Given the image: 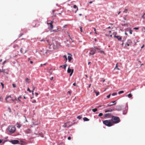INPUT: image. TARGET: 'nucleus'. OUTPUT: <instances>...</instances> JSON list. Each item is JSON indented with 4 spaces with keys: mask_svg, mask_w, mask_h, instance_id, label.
<instances>
[{
    "mask_svg": "<svg viewBox=\"0 0 145 145\" xmlns=\"http://www.w3.org/2000/svg\"><path fill=\"white\" fill-rule=\"evenodd\" d=\"M73 8L74 9H76V10L75 11V13H76L77 11L78 10V7H77V6L75 5H74V6H73Z\"/></svg>",
    "mask_w": 145,
    "mask_h": 145,
    "instance_id": "a211bd4d",
    "label": "nucleus"
},
{
    "mask_svg": "<svg viewBox=\"0 0 145 145\" xmlns=\"http://www.w3.org/2000/svg\"><path fill=\"white\" fill-rule=\"evenodd\" d=\"M129 31V33L130 34H132V31L130 29Z\"/></svg>",
    "mask_w": 145,
    "mask_h": 145,
    "instance_id": "473e14b6",
    "label": "nucleus"
},
{
    "mask_svg": "<svg viewBox=\"0 0 145 145\" xmlns=\"http://www.w3.org/2000/svg\"><path fill=\"white\" fill-rule=\"evenodd\" d=\"M103 123L104 124L108 127H110L113 125L111 120H106L103 121Z\"/></svg>",
    "mask_w": 145,
    "mask_h": 145,
    "instance_id": "7ed1b4c3",
    "label": "nucleus"
},
{
    "mask_svg": "<svg viewBox=\"0 0 145 145\" xmlns=\"http://www.w3.org/2000/svg\"><path fill=\"white\" fill-rule=\"evenodd\" d=\"M32 88H33V90L32 91V92L33 94V92H34V91L35 90V87L33 85Z\"/></svg>",
    "mask_w": 145,
    "mask_h": 145,
    "instance_id": "393cba45",
    "label": "nucleus"
},
{
    "mask_svg": "<svg viewBox=\"0 0 145 145\" xmlns=\"http://www.w3.org/2000/svg\"><path fill=\"white\" fill-rule=\"evenodd\" d=\"M35 95H36V96H37V95H38V94L37 93H35Z\"/></svg>",
    "mask_w": 145,
    "mask_h": 145,
    "instance_id": "0e129e2a",
    "label": "nucleus"
},
{
    "mask_svg": "<svg viewBox=\"0 0 145 145\" xmlns=\"http://www.w3.org/2000/svg\"><path fill=\"white\" fill-rule=\"evenodd\" d=\"M72 70L70 69L69 67V68L68 69L67 72L68 73H70L71 72Z\"/></svg>",
    "mask_w": 145,
    "mask_h": 145,
    "instance_id": "aec40b11",
    "label": "nucleus"
},
{
    "mask_svg": "<svg viewBox=\"0 0 145 145\" xmlns=\"http://www.w3.org/2000/svg\"><path fill=\"white\" fill-rule=\"evenodd\" d=\"M67 93L69 94L70 95H71V92L70 91H68L67 92Z\"/></svg>",
    "mask_w": 145,
    "mask_h": 145,
    "instance_id": "8fccbe9b",
    "label": "nucleus"
},
{
    "mask_svg": "<svg viewBox=\"0 0 145 145\" xmlns=\"http://www.w3.org/2000/svg\"><path fill=\"white\" fill-rule=\"evenodd\" d=\"M73 71H74V69H72V71L70 75V76H71V75H72L73 72Z\"/></svg>",
    "mask_w": 145,
    "mask_h": 145,
    "instance_id": "72a5a7b5",
    "label": "nucleus"
},
{
    "mask_svg": "<svg viewBox=\"0 0 145 145\" xmlns=\"http://www.w3.org/2000/svg\"><path fill=\"white\" fill-rule=\"evenodd\" d=\"M68 34V36H69L71 40L72 41V42H73L74 41H73V40H72V39L71 38V36H70V35H69V34L68 33H67Z\"/></svg>",
    "mask_w": 145,
    "mask_h": 145,
    "instance_id": "c756f323",
    "label": "nucleus"
},
{
    "mask_svg": "<svg viewBox=\"0 0 145 145\" xmlns=\"http://www.w3.org/2000/svg\"><path fill=\"white\" fill-rule=\"evenodd\" d=\"M95 52H100L101 53H104V52L103 51L101 50V49H99L95 47Z\"/></svg>",
    "mask_w": 145,
    "mask_h": 145,
    "instance_id": "0eeeda50",
    "label": "nucleus"
},
{
    "mask_svg": "<svg viewBox=\"0 0 145 145\" xmlns=\"http://www.w3.org/2000/svg\"><path fill=\"white\" fill-rule=\"evenodd\" d=\"M94 92L96 94V95L97 96H98V95L99 94V92H97L95 91V89H94Z\"/></svg>",
    "mask_w": 145,
    "mask_h": 145,
    "instance_id": "4be33fe9",
    "label": "nucleus"
},
{
    "mask_svg": "<svg viewBox=\"0 0 145 145\" xmlns=\"http://www.w3.org/2000/svg\"><path fill=\"white\" fill-rule=\"evenodd\" d=\"M145 15V13H144L143 15L142 16V18L144 19V16Z\"/></svg>",
    "mask_w": 145,
    "mask_h": 145,
    "instance_id": "864d4df0",
    "label": "nucleus"
},
{
    "mask_svg": "<svg viewBox=\"0 0 145 145\" xmlns=\"http://www.w3.org/2000/svg\"><path fill=\"white\" fill-rule=\"evenodd\" d=\"M127 9H125V10L123 11V12L125 13H127Z\"/></svg>",
    "mask_w": 145,
    "mask_h": 145,
    "instance_id": "4c0bfd02",
    "label": "nucleus"
},
{
    "mask_svg": "<svg viewBox=\"0 0 145 145\" xmlns=\"http://www.w3.org/2000/svg\"><path fill=\"white\" fill-rule=\"evenodd\" d=\"M127 96L129 98H130L131 97H132V95L130 93L129 94L127 95Z\"/></svg>",
    "mask_w": 145,
    "mask_h": 145,
    "instance_id": "b1692460",
    "label": "nucleus"
},
{
    "mask_svg": "<svg viewBox=\"0 0 145 145\" xmlns=\"http://www.w3.org/2000/svg\"><path fill=\"white\" fill-rule=\"evenodd\" d=\"M17 126L18 128H20L21 127V125L20 124L18 123Z\"/></svg>",
    "mask_w": 145,
    "mask_h": 145,
    "instance_id": "7c9ffc66",
    "label": "nucleus"
},
{
    "mask_svg": "<svg viewBox=\"0 0 145 145\" xmlns=\"http://www.w3.org/2000/svg\"><path fill=\"white\" fill-rule=\"evenodd\" d=\"M53 22L52 21L48 20L47 21V24L48 25L49 29H51L53 28Z\"/></svg>",
    "mask_w": 145,
    "mask_h": 145,
    "instance_id": "423d86ee",
    "label": "nucleus"
},
{
    "mask_svg": "<svg viewBox=\"0 0 145 145\" xmlns=\"http://www.w3.org/2000/svg\"><path fill=\"white\" fill-rule=\"evenodd\" d=\"M2 72L5 73V69H2Z\"/></svg>",
    "mask_w": 145,
    "mask_h": 145,
    "instance_id": "79ce46f5",
    "label": "nucleus"
},
{
    "mask_svg": "<svg viewBox=\"0 0 145 145\" xmlns=\"http://www.w3.org/2000/svg\"><path fill=\"white\" fill-rule=\"evenodd\" d=\"M77 118L79 119H80L82 118V117L80 116H78L77 117Z\"/></svg>",
    "mask_w": 145,
    "mask_h": 145,
    "instance_id": "f704fd0d",
    "label": "nucleus"
},
{
    "mask_svg": "<svg viewBox=\"0 0 145 145\" xmlns=\"http://www.w3.org/2000/svg\"><path fill=\"white\" fill-rule=\"evenodd\" d=\"M114 37L116 38L119 41H121L122 40V37L120 36L115 35Z\"/></svg>",
    "mask_w": 145,
    "mask_h": 145,
    "instance_id": "6e6552de",
    "label": "nucleus"
},
{
    "mask_svg": "<svg viewBox=\"0 0 145 145\" xmlns=\"http://www.w3.org/2000/svg\"><path fill=\"white\" fill-rule=\"evenodd\" d=\"M95 52L93 50L91 51V52L89 53V54L90 55H93L95 54Z\"/></svg>",
    "mask_w": 145,
    "mask_h": 145,
    "instance_id": "6ab92c4d",
    "label": "nucleus"
},
{
    "mask_svg": "<svg viewBox=\"0 0 145 145\" xmlns=\"http://www.w3.org/2000/svg\"><path fill=\"white\" fill-rule=\"evenodd\" d=\"M118 66V63H117L116 65V67L115 69L117 68Z\"/></svg>",
    "mask_w": 145,
    "mask_h": 145,
    "instance_id": "49530a36",
    "label": "nucleus"
},
{
    "mask_svg": "<svg viewBox=\"0 0 145 145\" xmlns=\"http://www.w3.org/2000/svg\"><path fill=\"white\" fill-rule=\"evenodd\" d=\"M142 30H145V27H143L142 28Z\"/></svg>",
    "mask_w": 145,
    "mask_h": 145,
    "instance_id": "de8ad7c7",
    "label": "nucleus"
},
{
    "mask_svg": "<svg viewBox=\"0 0 145 145\" xmlns=\"http://www.w3.org/2000/svg\"><path fill=\"white\" fill-rule=\"evenodd\" d=\"M134 29H136V30H138L139 29L138 27H134L133 28Z\"/></svg>",
    "mask_w": 145,
    "mask_h": 145,
    "instance_id": "c03bdc74",
    "label": "nucleus"
},
{
    "mask_svg": "<svg viewBox=\"0 0 145 145\" xmlns=\"http://www.w3.org/2000/svg\"><path fill=\"white\" fill-rule=\"evenodd\" d=\"M27 90L29 91L30 92H31L32 91H31L30 90L29 88H28Z\"/></svg>",
    "mask_w": 145,
    "mask_h": 145,
    "instance_id": "ea45409f",
    "label": "nucleus"
},
{
    "mask_svg": "<svg viewBox=\"0 0 145 145\" xmlns=\"http://www.w3.org/2000/svg\"><path fill=\"white\" fill-rule=\"evenodd\" d=\"M23 49L22 48H21L20 49V52L21 53H23Z\"/></svg>",
    "mask_w": 145,
    "mask_h": 145,
    "instance_id": "2f4dec72",
    "label": "nucleus"
},
{
    "mask_svg": "<svg viewBox=\"0 0 145 145\" xmlns=\"http://www.w3.org/2000/svg\"><path fill=\"white\" fill-rule=\"evenodd\" d=\"M67 64H65L64 65H61L60 66V67H62V68H63V69H65V68H66V67H67Z\"/></svg>",
    "mask_w": 145,
    "mask_h": 145,
    "instance_id": "dca6fc26",
    "label": "nucleus"
},
{
    "mask_svg": "<svg viewBox=\"0 0 145 145\" xmlns=\"http://www.w3.org/2000/svg\"><path fill=\"white\" fill-rule=\"evenodd\" d=\"M83 120L84 121H89V119L86 117H84L83 118Z\"/></svg>",
    "mask_w": 145,
    "mask_h": 145,
    "instance_id": "412c9836",
    "label": "nucleus"
},
{
    "mask_svg": "<svg viewBox=\"0 0 145 145\" xmlns=\"http://www.w3.org/2000/svg\"><path fill=\"white\" fill-rule=\"evenodd\" d=\"M63 57L64 58H65V61H67V57L65 55H64L63 56Z\"/></svg>",
    "mask_w": 145,
    "mask_h": 145,
    "instance_id": "cd10ccee",
    "label": "nucleus"
},
{
    "mask_svg": "<svg viewBox=\"0 0 145 145\" xmlns=\"http://www.w3.org/2000/svg\"><path fill=\"white\" fill-rule=\"evenodd\" d=\"M68 139L69 140H70L71 139V137H69L68 138Z\"/></svg>",
    "mask_w": 145,
    "mask_h": 145,
    "instance_id": "603ef678",
    "label": "nucleus"
},
{
    "mask_svg": "<svg viewBox=\"0 0 145 145\" xmlns=\"http://www.w3.org/2000/svg\"><path fill=\"white\" fill-rule=\"evenodd\" d=\"M110 94L109 95H107V98H109L110 97Z\"/></svg>",
    "mask_w": 145,
    "mask_h": 145,
    "instance_id": "a18cd8bd",
    "label": "nucleus"
},
{
    "mask_svg": "<svg viewBox=\"0 0 145 145\" xmlns=\"http://www.w3.org/2000/svg\"><path fill=\"white\" fill-rule=\"evenodd\" d=\"M1 85H2V86L3 88H4V84H3L2 82H1Z\"/></svg>",
    "mask_w": 145,
    "mask_h": 145,
    "instance_id": "a19ab883",
    "label": "nucleus"
},
{
    "mask_svg": "<svg viewBox=\"0 0 145 145\" xmlns=\"http://www.w3.org/2000/svg\"><path fill=\"white\" fill-rule=\"evenodd\" d=\"M73 85L74 86H76V84L75 83H74L73 84Z\"/></svg>",
    "mask_w": 145,
    "mask_h": 145,
    "instance_id": "bf43d9fd",
    "label": "nucleus"
},
{
    "mask_svg": "<svg viewBox=\"0 0 145 145\" xmlns=\"http://www.w3.org/2000/svg\"><path fill=\"white\" fill-rule=\"evenodd\" d=\"M103 115V114L102 113H100L99 115V116H101Z\"/></svg>",
    "mask_w": 145,
    "mask_h": 145,
    "instance_id": "e433bc0d",
    "label": "nucleus"
},
{
    "mask_svg": "<svg viewBox=\"0 0 145 145\" xmlns=\"http://www.w3.org/2000/svg\"><path fill=\"white\" fill-rule=\"evenodd\" d=\"M105 79L104 78H103V82H104L105 81Z\"/></svg>",
    "mask_w": 145,
    "mask_h": 145,
    "instance_id": "13d9d810",
    "label": "nucleus"
},
{
    "mask_svg": "<svg viewBox=\"0 0 145 145\" xmlns=\"http://www.w3.org/2000/svg\"><path fill=\"white\" fill-rule=\"evenodd\" d=\"M23 35V34L22 33H21L20 35V37L22 36V35Z\"/></svg>",
    "mask_w": 145,
    "mask_h": 145,
    "instance_id": "69168bd1",
    "label": "nucleus"
},
{
    "mask_svg": "<svg viewBox=\"0 0 145 145\" xmlns=\"http://www.w3.org/2000/svg\"><path fill=\"white\" fill-rule=\"evenodd\" d=\"M91 86V84H90L89 85V86H88L89 88H90Z\"/></svg>",
    "mask_w": 145,
    "mask_h": 145,
    "instance_id": "052dcab7",
    "label": "nucleus"
},
{
    "mask_svg": "<svg viewBox=\"0 0 145 145\" xmlns=\"http://www.w3.org/2000/svg\"><path fill=\"white\" fill-rule=\"evenodd\" d=\"M132 43V41L130 39H129L128 40L126 45H127L128 46H129L131 45Z\"/></svg>",
    "mask_w": 145,
    "mask_h": 145,
    "instance_id": "1a4fd4ad",
    "label": "nucleus"
},
{
    "mask_svg": "<svg viewBox=\"0 0 145 145\" xmlns=\"http://www.w3.org/2000/svg\"><path fill=\"white\" fill-rule=\"evenodd\" d=\"M30 79L28 78H26L25 79V81L26 83H29L30 82Z\"/></svg>",
    "mask_w": 145,
    "mask_h": 145,
    "instance_id": "f3484780",
    "label": "nucleus"
},
{
    "mask_svg": "<svg viewBox=\"0 0 145 145\" xmlns=\"http://www.w3.org/2000/svg\"><path fill=\"white\" fill-rule=\"evenodd\" d=\"M57 31L55 30H52L51 31H52V32H57Z\"/></svg>",
    "mask_w": 145,
    "mask_h": 145,
    "instance_id": "5fc2aeb1",
    "label": "nucleus"
},
{
    "mask_svg": "<svg viewBox=\"0 0 145 145\" xmlns=\"http://www.w3.org/2000/svg\"><path fill=\"white\" fill-rule=\"evenodd\" d=\"M32 102L33 103H35L36 102V101L35 100H34L32 101Z\"/></svg>",
    "mask_w": 145,
    "mask_h": 145,
    "instance_id": "09e8293b",
    "label": "nucleus"
},
{
    "mask_svg": "<svg viewBox=\"0 0 145 145\" xmlns=\"http://www.w3.org/2000/svg\"><path fill=\"white\" fill-rule=\"evenodd\" d=\"M22 98L21 97V96H20L18 97V99H20Z\"/></svg>",
    "mask_w": 145,
    "mask_h": 145,
    "instance_id": "4d7b16f0",
    "label": "nucleus"
},
{
    "mask_svg": "<svg viewBox=\"0 0 145 145\" xmlns=\"http://www.w3.org/2000/svg\"><path fill=\"white\" fill-rule=\"evenodd\" d=\"M115 103L112 104V103H111V102L110 103L108 104L107 106L106 107H108V106H110L112 105H115Z\"/></svg>",
    "mask_w": 145,
    "mask_h": 145,
    "instance_id": "4468645a",
    "label": "nucleus"
},
{
    "mask_svg": "<svg viewBox=\"0 0 145 145\" xmlns=\"http://www.w3.org/2000/svg\"><path fill=\"white\" fill-rule=\"evenodd\" d=\"M92 110L94 112H95L97 110V108H95V109H93Z\"/></svg>",
    "mask_w": 145,
    "mask_h": 145,
    "instance_id": "a878e982",
    "label": "nucleus"
},
{
    "mask_svg": "<svg viewBox=\"0 0 145 145\" xmlns=\"http://www.w3.org/2000/svg\"><path fill=\"white\" fill-rule=\"evenodd\" d=\"M144 46V45L143 44L142 46L141 47V49Z\"/></svg>",
    "mask_w": 145,
    "mask_h": 145,
    "instance_id": "774afa93",
    "label": "nucleus"
},
{
    "mask_svg": "<svg viewBox=\"0 0 145 145\" xmlns=\"http://www.w3.org/2000/svg\"><path fill=\"white\" fill-rule=\"evenodd\" d=\"M68 54L69 55L68 56V58L69 61L70 62L72 59V55L69 54L68 53Z\"/></svg>",
    "mask_w": 145,
    "mask_h": 145,
    "instance_id": "9b49d317",
    "label": "nucleus"
},
{
    "mask_svg": "<svg viewBox=\"0 0 145 145\" xmlns=\"http://www.w3.org/2000/svg\"><path fill=\"white\" fill-rule=\"evenodd\" d=\"M114 110V109H113L110 108L108 110H105V112H112Z\"/></svg>",
    "mask_w": 145,
    "mask_h": 145,
    "instance_id": "f8f14e48",
    "label": "nucleus"
},
{
    "mask_svg": "<svg viewBox=\"0 0 145 145\" xmlns=\"http://www.w3.org/2000/svg\"><path fill=\"white\" fill-rule=\"evenodd\" d=\"M45 40L44 39H42V40H40V41H45Z\"/></svg>",
    "mask_w": 145,
    "mask_h": 145,
    "instance_id": "680f3d73",
    "label": "nucleus"
},
{
    "mask_svg": "<svg viewBox=\"0 0 145 145\" xmlns=\"http://www.w3.org/2000/svg\"><path fill=\"white\" fill-rule=\"evenodd\" d=\"M11 142L13 144H16L18 143L19 141L17 140H12L11 141Z\"/></svg>",
    "mask_w": 145,
    "mask_h": 145,
    "instance_id": "9d476101",
    "label": "nucleus"
},
{
    "mask_svg": "<svg viewBox=\"0 0 145 145\" xmlns=\"http://www.w3.org/2000/svg\"><path fill=\"white\" fill-rule=\"evenodd\" d=\"M59 45V43L54 40H52V44L50 45L49 48L52 49V47L53 49H56L57 48L58 46Z\"/></svg>",
    "mask_w": 145,
    "mask_h": 145,
    "instance_id": "f257e3e1",
    "label": "nucleus"
},
{
    "mask_svg": "<svg viewBox=\"0 0 145 145\" xmlns=\"http://www.w3.org/2000/svg\"><path fill=\"white\" fill-rule=\"evenodd\" d=\"M111 120L113 124L117 123L120 121V119L119 117L114 116H112Z\"/></svg>",
    "mask_w": 145,
    "mask_h": 145,
    "instance_id": "f03ea898",
    "label": "nucleus"
},
{
    "mask_svg": "<svg viewBox=\"0 0 145 145\" xmlns=\"http://www.w3.org/2000/svg\"><path fill=\"white\" fill-rule=\"evenodd\" d=\"M124 92V91H119L118 92V94H121V93H123Z\"/></svg>",
    "mask_w": 145,
    "mask_h": 145,
    "instance_id": "c85d7f7f",
    "label": "nucleus"
},
{
    "mask_svg": "<svg viewBox=\"0 0 145 145\" xmlns=\"http://www.w3.org/2000/svg\"><path fill=\"white\" fill-rule=\"evenodd\" d=\"M12 85L13 88H14L16 87V85L14 84H13Z\"/></svg>",
    "mask_w": 145,
    "mask_h": 145,
    "instance_id": "c9c22d12",
    "label": "nucleus"
},
{
    "mask_svg": "<svg viewBox=\"0 0 145 145\" xmlns=\"http://www.w3.org/2000/svg\"><path fill=\"white\" fill-rule=\"evenodd\" d=\"M120 12H121V11H120L118 13V14H116V15H119V14L120 13Z\"/></svg>",
    "mask_w": 145,
    "mask_h": 145,
    "instance_id": "6e6d98bb",
    "label": "nucleus"
},
{
    "mask_svg": "<svg viewBox=\"0 0 145 145\" xmlns=\"http://www.w3.org/2000/svg\"><path fill=\"white\" fill-rule=\"evenodd\" d=\"M6 101L9 103H11V101H14V100H13L11 98L10 95L7 96L5 99Z\"/></svg>",
    "mask_w": 145,
    "mask_h": 145,
    "instance_id": "39448f33",
    "label": "nucleus"
},
{
    "mask_svg": "<svg viewBox=\"0 0 145 145\" xmlns=\"http://www.w3.org/2000/svg\"><path fill=\"white\" fill-rule=\"evenodd\" d=\"M80 31L81 32H82L83 31V30L82 29V27H80Z\"/></svg>",
    "mask_w": 145,
    "mask_h": 145,
    "instance_id": "37998d69",
    "label": "nucleus"
},
{
    "mask_svg": "<svg viewBox=\"0 0 145 145\" xmlns=\"http://www.w3.org/2000/svg\"><path fill=\"white\" fill-rule=\"evenodd\" d=\"M115 102H116L115 101H113L111 102V103H112V104H113L114 103L116 104V103H115Z\"/></svg>",
    "mask_w": 145,
    "mask_h": 145,
    "instance_id": "3c124183",
    "label": "nucleus"
},
{
    "mask_svg": "<svg viewBox=\"0 0 145 145\" xmlns=\"http://www.w3.org/2000/svg\"><path fill=\"white\" fill-rule=\"evenodd\" d=\"M53 79V77H52L51 78H50V80H52Z\"/></svg>",
    "mask_w": 145,
    "mask_h": 145,
    "instance_id": "338daca9",
    "label": "nucleus"
},
{
    "mask_svg": "<svg viewBox=\"0 0 145 145\" xmlns=\"http://www.w3.org/2000/svg\"><path fill=\"white\" fill-rule=\"evenodd\" d=\"M52 13L53 14V15L52 16L53 17H55L56 16V14H54V10H53L52 11Z\"/></svg>",
    "mask_w": 145,
    "mask_h": 145,
    "instance_id": "bb28decb",
    "label": "nucleus"
},
{
    "mask_svg": "<svg viewBox=\"0 0 145 145\" xmlns=\"http://www.w3.org/2000/svg\"><path fill=\"white\" fill-rule=\"evenodd\" d=\"M69 123V122H67V123H65L64 124L63 126V127H67V124Z\"/></svg>",
    "mask_w": 145,
    "mask_h": 145,
    "instance_id": "5701e85b",
    "label": "nucleus"
},
{
    "mask_svg": "<svg viewBox=\"0 0 145 145\" xmlns=\"http://www.w3.org/2000/svg\"><path fill=\"white\" fill-rule=\"evenodd\" d=\"M110 115V114L109 113L106 114H104L103 117L104 118H106L107 117L109 116Z\"/></svg>",
    "mask_w": 145,
    "mask_h": 145,
    "instance_id": "ddd939ff",
    "label": "nucleus"
},
{
    "mask_svg": "<svg viewBox=\"0 0 145 145\" xmlns=\"http://www.w3.org/2000/svg\"><path fill=\"white\" fill-rule=\"evenodd\" d=\"M116 94H117V93H113L112 94V95L113 96H114V95H116Z\"/></svg>",
    "mask_w": 145,
    "mask_h": 145,
    "instance_id": "58836bf2",
    "label": "nucleus"
},
{
    "mask_svg": "<svg viewBox=\"0 0 145 145\" xmlns=\"http://www.w3.org/2000/svg\"><path fill=\"white\" fill-rule=\"evenodd\" d=\"M6 62V61H4L3 62V64H5V63Z\"/></svg>",
    "mask_w": 145,
    "mask_h": 145,
    "instance_id": "e2e57ef3",
    "label": "nucleus"
},
{
    "mask_svg": "<svg viewBox=\"0 0 145 145\" xmlns=\"http://www.w3.org/2000/svg\"><path fill=\"white\" fill-rule=\"evenodd\" d=\"M31 130L30 129H27L25 131V133L27 134H29L30 133Z\"/></svg>",
    "mask_w": 145,
    "mask_h": 145,
    "instance_id": "2eb2a0df",
    "label": "nucleus"
},
{
    "mask_svg": "<svg viewBox=\"0 0 145 145\" xmlns=\"http://www.w3.org/2000/svg\"><path fill=\"white\" fill-rule=\"evenodd\" d=\"M8 131L11 133H14L16 131V128L14 126H9L8 129Z\"/></svg>",
    "mask_w": 145,
    "mask_h": 145,
    "instance_id": "20e7f679",
    "label": "nucleus"
}]
</instances>
